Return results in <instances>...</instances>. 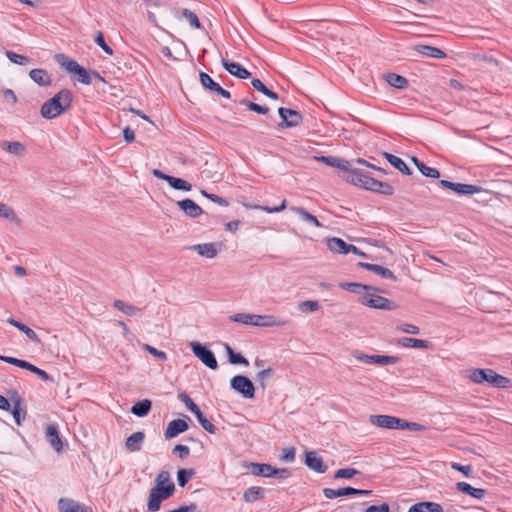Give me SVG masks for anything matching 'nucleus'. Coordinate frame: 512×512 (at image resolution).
Listing matches in <instances>:
<instances>
[{"instance_id": "nucleus-15", "label": "nucleus", "mask_w": 512, "mask_h": 512, "mask_svg": "<svg viewBox=\"0 0 512 512\" xmlns=\"http://www.w3.org/2000/svg\"><path fill=\"white\" fill-rule=\"evenodd\" d=\"M200 82L205 89H208L212 93H216L224 98L229 99L231 94L228 90L222 88L217 82H215L207 73L201 72Z\"/></svg>"}, {"instance_id": "nucleus-18", "label": "nucleus", "mask_w": 512, "mask_h": 512, "mask_svg": "<svg viewBox=\"0 0 512 512\" xmlns=\"http://www.w3.org/2000/svg\"><path fill=\"white\" fill-rule=\"evenodd\" d=\"M45 437L56 452L60 453L63 450V442L55 424L47 425L45 429Z\"/></svg>"}, {"instance_id": "nucleus-43", "label": "nucleus", "mask_w": 512, "mask_h": 512, "mask_svg": "<svg viewBox=\"0 0 512 512\" xmlns=\"http://www.w3.org/2000/svg\"><path fill=\"white\" fill-rule=\"evenodd\" d=\"M2 148L5 149L7 152L15 155H22L25 151V147L22 143L14 141H4L1 144Z\"/></svg>"}, {"instance_id": "nucleus-60", "label": "nucleus", "mask_w": 512, "mask_h": 512, "mask_svg": "<svg viewBox=\"0 0 512 512\" xmlns=\"http://www.w3.org/2000/svg\"><path fill=\"white\" fill-rule=\"evenodd\" d=\"M178 398L181 402H183L186 406V408L193 412L197 410L198 406L194 403V401L186 394V393H180L178 395Z\"/></svg>"}, {"instance_id": "nucleus-30", "label": "nucleus", "mask_w": 512, "mask_h": 512, "mask_svg": "<svg viewBox=\"0 0 512 512\" xmlns=\"http://www.w3.org/2000/svg\"><path fill=\"white\" fill-rule=\"evenodd\" d=\"M290 210L292 212H294L295 214H297L298 216H300V218L310 224V225H313L315 227H323V224L321 222H319V220L317 219L316 216L312 215L311 213H309L308 211H306L304 208L302 207H291Z\"/></svg>"}, {"instance_id": "nucleus-31", "label": "nucleus", "mask_w": 512, "mask_h": 512, "mask_svg": "<svg viewBox=\"0 0 512 512\" xmlns=\"http://www.w3.org/2000/svg\"><path fill=\"white\" fill-rule=\"evenodd\" d=\"M408 512H443V508L435 502H420L412 505Z\"/></svg>"}, {"instance_id": "nucleus-56", "label": "nucleus", "mask_w": 512, "mask_h": 512, "mask_svg": "<svg viewBox=\"0 0 512 512\" xmlns=\"http://www.w3.org/2000/svg\"><path fill=\"white\" fill-rule=\"evenodd\" d=\"M201 195H203L205 198L211 200L212 202H214L220 206L226 207L229 205V203L226 199H224L216 194L208 193L205 190H201Z\"/></svg>"}, {"instance_id": "nucleus-13", "label": "nucleus", "mask_w": 512, "mask_h": 512, "mask_svg": "<svg viewBox=\"0 0 512 512\" xmlns=\"http://www.w3.org/2000/svg\"><path fill=\"white\" fill-rule=\"evenodd\" d=\"M370 490L356 489L352 487H344L339 489L325 488L323 494L327 499H335L342 496L350 495H369Z\"/></svg>"}, {"instance_id": "nucleus-51", "label": "nucleus", "mask_w": 512, "mask_h": 512, "mask_svg": "<svg viewBox=\"0 0 512 512\" xmlns=\"http://www.w3.org/2000/svg\"><path fill=\"white\" fill-rule=\"evenodd\" d=\"M194 475V471L192 469H180L177 472V482L180 487H184L191 477Z\"/></svg>"}, {"instance_id": "nucleus-52", "label": "nucleus", "mask_w": 512, "mask_h": 512, "mask_svg": "<svg viewBox=\"0 0 512 512\" xmlns=\"http://www.w3.org/2000/svg\"><path fill=\"white\" fill-rule=\"evenodd\" d=\"M398 430H409V431H421L424 430V426L415 423V422H407L405 420L400 419V424H397Z\"/></svg>"}, {"instance_id": "nucleus-38", "label": "nucleus", "mask_w": 512, "mask_h": 512, "mask_svg": "<svg viewBox=\"0 0 512 512\" xmlns=\"http://www.w3.org/2000/svg\"><path fill=\"white\" fill-rule=\"evenodd\" d=\"M412 161L414 162L415 166L418 168V170L424 176L429 177V178H439L440 173L436 168L427 166L426 164H424L422 161H420L416 157H413Z\"/></svg>"}, {"instance_id": "nucleus-11", "label": "nucleus", "mask_w": 512, "mask_h": 512, "mask_svg": "<svg viewBox=\"0 0 512 512\" xmlns=\"http://www.w3.org/2000/svg\"><path fill=\"white\" fill-rule=\"evenodd\" d=\"M439 184L446 189H450L459 195H473L482 191L480 186L472 184L453 183L447 180H441Z\"/></svg>"}, {"instance_id": "nucleus-48", "label": "nucleus", "mask_w": 512, "mask_h": 512, "mask_svg": "<svg viewBox=\"0 0 512 512\" xmlns=\"http://www.w3.org/2000/svg\"><path fill=\"white\" fill-rule=\"evenodd\" d=\"M241 105L247 107L249 110L254 111L259 114H267L269 112V108L266 106L258 105L252 101H249L247 99H243L239 102Z\"/></svg>"}, {"instance_id": "nucleus-14", "label": "nucleus", "mask_w": 512, "mask_h": 512, "mask_svg": "<svg viewBox=\"0 0 512 512\" xmlns=\"http://www.w3.org/2000/svg\"><path fill=\"white\" fill-rule=\"evenodd\" d=\"M278 113L282 119L279 124L281 127H295L302 121L301 114L296 110L281 107L278 109Z\"/></svg>"}, {"instance_id": "nucleus-57", "label": "nucleus", "mask_w": 512, "mask_h": 512, "mask_svg": "<svg viewBox=\"0 0 512 512\" xmlns=\"http://www.w3.org/2000/svg\"><path fill=\"white\" fill-rule=\"evenodd\" d=\"M247 207L252 208V209H259V210L265 211L267 213H276V212L283 211L286 208V200H283L279 206L273 207V208L268 207V206H261V205H254V206H247Z\"/></svg>"}, {"instance_id": "nucleus-5", "label": "nucleus", "mask_w": 512, "mask_h": 512, "mask_svg": "<svg viewBox=\"0 0 512 512\" xmlns=\"http://www.w3.org/2000/svg\"><path fill=\"white\" fill-rule=\"evenodd\" d=\"M375 292L376 291H369L365 293L360 299L361 304L370 308L381 310H393L396 308V305L392 301L375 294Z\"/></svg>"}, {"instance_id": "nucleus-26", "label": "nucleus", "mask_w": 512, "mask_h": 512, "mask_svg": "<svg viewBox=\"0 0 512 512\" xmlns=\"http://www.w3.org/2000/svg\"><path fill=\"white\" fill-rule=\"evenodd\" d=\"M456 486L458 491H460L461 493L470 495L471 497L476 498L478 500L483 499L486 495L485 489L475 488L467 482H458Z\"/></svg>"}, {"instance_id": "nucleus-36", "label": "nucleus", "mask_w": 512, "mask_h": 512, "mask_svg": "<svg viewBox=\"0 0 512 512\" xmlns=\"http://www.w3.org/2000/svg\"><path fill=\"white\" fill-rule=\"evenodd\" d=\"M262 498H264V490L257 486L246 489L243 494V500L247 503H254Z\"/></svg>"}, {"instance_id": "nucleus-54", "label": "nucleus", "mask_w": 512, "mask_h": 512, "mask_svg": "<svg viewBox=\"0 0 512 512\" xmlns=\"http://www.w3.org/2000/svg\"><path fill=\"white\" fill-rule=\"evenodd\" d=\"M359 472L354 468L339 469L335 472L334 477L336 479H350L357 475Z\"/></svg>"}, {"instance_id": "nucleus-34", "label": "nucleus", "mask_w": 512, "mask_h": 512, "mask_svg": "<svg viewBox=\"0 0 512 512\" xmlns=\"http://www.w3.org/2000/svg\"><path fill=\"white\" fill-rule=\"evenodd\" d=\"M7 322L9 324H11L12 326L18 328L20 331H22L31 341H33L35 343H40V339H39L38 335L36 334V332L34 330H32L31 328H29L28 326L15 320L14 318H9L7 320Z\"/></svg>"}, {"instance_id": "nucleus-3", "label": "nucleus", "mask_w": 512, "mask_h": 512, "mask_svg": "<svg viewBox=\"0 0 512 512\" xmlns=\"http://www.w3.org/2000/svg\"><path fill=\"white\" fill-rule=\"evenodd\" d=\"M468 378L477 384L487 382L496 388H510L512 381L492 369H472L469 371Z\"/></svg>"}, {"instance_id": "nucleus-10", "label": "nucleus", "mask_w": 512, "mask_h": 512, "mask_svg": "<svg viewBox=\"0 0 512 512\" xmlns=\"http://www.w3.org/2000/svg\"><path fill=\"white\" fill-rule=\"evenodd\" d=\"M328 248L334 252L339 254H348V253H354L362 257H366L367 255L360 251L356 246L347 244L345 241H343L341 238L333 237L328 240Z\"/></svg>"}, {"instance_id": "nucleus-45", "label": "nucleus", "mask_w": 512, "mask_h": 512, "mask_svg": "<svg viewBox=\"0 0 512 512\" xmlns=\"http://www.w3.org/2000/svg\"><path fill=\"white\" fill-rule=\"evenodd\" d=\"M297 308L302 313H312V312L319 310L320 305H319L318 301L306 300V301L299 302L297 305Z\"/></svg>"}, {"instance_id": "nucleus-4", "label": "nucleus", "mask_w": 512, "mask_h": 512, "mask_svg": "<svg viewBox=\"0 0 512 512\" xmlns=\"http://www.w3.org/2000/svg\"><path fill=\"white\" fill-rule=\"evenodd\" d=\"M55 59L61 67L73 75L72 77L74 80L85 85H90L92 83V75L90 72L78 64V62L75 60L69 58L65 54H57Z\"/></svg>"}, {"instance_id": "nucleus-24", "label": "nucleus", "mask_w": 512, "mask_h": 512, "mask_svg": "<svg viewBox=\"0 0 512 512\" xmlns=\"http://www.w3.org/2000/svg\"><path fill=\"white\" fill-rule=\"evenodd\" d=\"M145 440V434L142 431L131 434L125 442V447L130 452H137L141 449Z\"/></svg>"}, {"instance_id": "nucleus-28", "label": "nucleus", "mask_w": 512, "mask_h": 512, "mask_svg": "<svg viewBox=\"0 0 512 512\" xmlns=\"http://www.w3.org/2000/svg\"><path fill=\"white\" fill-rule=\"evenodd\" d=\"M29 76L39 86L47 87L51 84V76L44 69H32Z\"/></svg>"}, {"instance_id": "nucleus-39", "label": "nucleus", "mask_w": 512, "mask_h": 512, "mask_svg": "<svg viewBox=\"0 0 512 512\" xmlns=\"http://www.w3.org/2000/svg\"><path fill=\"white\" fill-rule=\"evenodd\" d=\"M156 487L160 488H167L171 487L172 491L175 492V485L173 481L171 480L170 473L168 471H161L156 479H155V485Z\"/></svg>"}, {"instance_id": "nucleus-23", "label": "nucleus", "mask_w": 512, "mask_h": 512, "mask_svg": "<svg viewBox=\"0 0 512 512\" xmlns=\"http://www.w3.org/2000/svg\"><path fill=\"white\" fill-rule=\"evenodd\" d=\"M222 65L231 75L239 79H248L251 76V73L238 63L222 59Z\"/></svg>"}, {"instance_id": "nucleus-40", "label": "nucleus", "mask_w": 512, "mask_h": 512, "mask_svg": "<svg viewBox=\"0 0 512 512\" xmlns=\"http://www.w3.org/2000/svg\"><path fill=\"white\" fill-rule=\"evenodd\" d=\"M386 81L390 86L398 89H404L408 86V80L405 77L395 73L387 74Z\"/></svg>"}, {"instance_id": "nucleus-22", "label": "nucleus", "mask_w": 512, "mask_h": 512, "mask_svg": "<svg viewBox=\"0 0 512 512\" xmlns=\"http://www.w3.org/2000/svg\"><path fill=\"white\" fill-rule=\"evenodd\" d=\"M358 266L379 275L383 279H390L392 281H396V276L394 275V273L386 267L365 262H359Z\"/></svg>"}, {"instance_id": "nucleus-49", "label": "nucleus", "mask_w": 512, "mask_h": 512, "mask_svg": "<svg viewBox=\"0 0 512 512\" xmlns=\"http://www.w3.org/2000/svg\"><path fill=\"white\" fill-rule=\"evenodd\" d=\"M0 218H4L13 222L18 220L17 214L14 212V210L4 203H0Z\"/></svg>"}, {"instance_id": "nucleus-2", "label": "nucleus", "mask_w": 512, "mask_h": 512, "mask_svg": "<svg viewBox=\"0 0 512 512\" xmlns=\"http://www.w3.org/2000/svg\"><path fill=\"white\" fill-rule=\"evenodd\" d=\"M347 182L362 187L366 190H370L373 192H378L383 195L390 196L394 193V188L385 182L378 181L371 176L364 173L362 170L358 169L357 171H353L348 177Z\"/></svg>"}, {"instance_id": "nucleus-19", "label": "nucleus", "mask_w": 512, "mask_h": 512, "mask_svg": "<svg viewBox=\"0 0 512 512\" xmlns=\"http://www.w3.org/2000/svg\"><path fill=\"white\" fill-rule=\"evenodd\" d=\"M177 205L190 218H197L203 213L202 208L189 198L178 201Z\"/></svg>"}, {"instance_id": "nucleus-47", "label": "nucleus", "mask_w": 512, "mask_h": 512, "mask_svg": "<svg viewBox=\"0 0 512 512\" xmlns=\"http://www.w3.org/2000/svg\"><path fill=\"white\" fill-rule=\"evenodd\" d=\"M181 16L186 19L190 25L195 29L201 28V23L197 17V15L191 10L184 8L181 10Z\"/></svg>"}, {"instance_id": "nucleus-62", "label": "nucleus", "mask_w": 512, "mask_h": 512, "mask_svg": "<svg viewBox=\"0 0 512 512\" xmlns=\"http://www.w3.org/2000/svg\"><path fill=\"white\" fill-rule=\"evenodd\" d=\"M95 42L98 46H100L105 53H107L108 55H112L113 54V50L106 44L105 40H104V36L101 32H98L95 36Z\"/></svg>"}, {"instance_id": "nucleus-46", "label": "nucleus", "mask_w": 512, "mask_h": 512, "mask_svg": "<svg viewBox=\"0 0 512 512\" xmlns=\"http://www.w3.org/2000/svg\"><path fill=\"white\" fill-rule=\"evenodd\" d=\"M169 185L175 190L191 191L192 189V185L188 181L174 176L169 179Z\"/></svg>"}, {"instance_id": "nucleus-61", "label": "nucleus", "mask_w": 512, "mask_h": 512, "mask_svg": "<svg viewBox=\"0 0 512 512\" xmlns=\"http://www.w3.org/2000/svg\"><path fill=\"white\" fill-rule=\"evenodd\" d=\"M398 330L407 333V334H414L417 335L420 333V329L418 326L408 323H402L398 326Z\"/></svg>"}, {"instance_id": "nucleus-64", "label": "nucleus", "mask_w": 512, "mask_h": 512, "mask_svg": "<svg viewBox=\"0 0 512 512\" xmlns=\"http://www.w3.org/2000/svg\"><path fill=\"white\" fill-rule=\"evenodd\" d=\"M295 459V449L293 447L285 448L280 455V460L284 462H293Z\"/></svg>"}, {"instance_id": "nucleus-33", "label": "nucleus", "mask_w": 512, "mask_h": 512, "mask_svg": "<svg viewBox=\"0 0 512 512\" xmlns=\"http://www.w3.org/2000/svg\"><path fill=\"white\" fill-rule=\"evenodd\" d=\"M384 156L387 159V161L394 168L399 170L401 173H403L404 175H410L411 174L410 168L406 165V163L401 158H399V157H397V156H395L393 154H390V153H384Z\"/></svg>"}, {"instance_id": "nucleus-32", "label": "nucleus", "mask_w": 512, "mask_h": 512, "mask_svg": "<svg viewBox=\"0 0 512 512\" xmlns=\"http://www.w3.org/2000/svg\"><path fill=\"white\" fill-rule=\"evenodd\" d=\"M246 467L249 469L250 473L254 476H263L270 477L271 468L270 464H262V463H248Z\"/></svg>"}, {"instance_id": "nucleus-6", "label": "nucleus", "mask_w": 512, "mask_h": 512, "mask_svg": "<svg viewBox=\"0 0 512 512\" xmlns=\"http://www.w3.org/2000/svg\"><path fill=\"white\" fill-rule=\"evenodd\" d=\"M190 348L192 349L194 355L208 368L215 370L218 368V363L215 358L214 353L208 349L206 346L202 345L199 342H190Z\"/></svg>"}, {"instance_id": "nucleus-12", "label": "nucleus", "mask_w": 512, "mask_h": 512, "mask_svg": "<svg viewBox=\"0 0 512 512\" xmlns=\"http://www.w3.org/2000/svg\"><path fill=\"white\" fill-rule=\"evenodd\" d=\"M288 323V320L273 315L252 314V326L257 327H279Z\"/></svg>"}, {"instance_id": "nucleus-25", "label": "nucleus", "mask_w": 512, "mask_h": 512, "mask_svg": "<svg viewBox=\"0 0 512 512\" xmlns=\"http://www.w3.org/2000/svg\"><path fill=\"white\" fill-rule=\"evenodd\" d=\"M191 250L197 252L200 256L212 259L218 254L215 243L197 244L190 247Z\"/></svg>"}, {"instance_id": "nucleus-42", "label": "nucleus", "mask_w": 512, "mask_h": 512, "mask_svg": "<svg viewBox=\"0 0 512 512\" xmlns=\"http://www.w3.org/2000/svg\"><path fill=\"white\" fill-rule=\"evenodd\" d=\"M251 84L255 90L261 92L262 94L269 97L270 99H273V100L278 99V94L273 92L272 90L268 89L260 79H253L251 81Z\"/></svg>"}, {"instance_id": "nucleus-41", "label": "nucleus", "mask_w": 512, "mask_h": 512, "mask_svg": "<svg viewBox=\"0 0 512 512\" xmlns=\"http://www.w3.org/2000/svg\"><path fill=\"white\" fill-rule=\"evenodd\" d=\"M150 409L151 401L145 399L133 405L131 408V412L138 417H144L150 412Z\"/></svg>"}, {"instance_id": "nucleus-50", "label": "nucleus", "mask_w": 512, "mask_h": 512, "mask_svg": "<svg viewBox=\"0 0 512 512\" xmlns=\"http://www.w3.org/2000/svg\"><path fill=\"white\" fill-rule=\"evenodd\" d=\"M20 405H21V400H20V398H17L14 401V407L12 410V414H13L14 420L17 425H21V422L25 418V415H26L25 411H23L21 409Z\"/></svg>"}, {"instance_id": "nucleus-27", "label": "nucleus", "mask_w": 512, "mask_h": 512, "mask_svg": "<svg viewBox=\"0 0 512 512\" xmlns=\"http://www.w3.org/2000/svg\"><path fill=\"white\" fill-rule=\"evenodd\" d=\"M342 289L347 290L349 292L355 293V294H361V293H367L369 291H378V289L374 286L370 285H364L360 283H353V282H342L339 285Z\"/></svg>"}, {"instance_id": "nucleus-17", "label": "nucleus", "mask_w": 512, "mask_h": 512, "mask_svg": "<svg viewBox=\"0 0 512 512\" xmlns=\"http://www.w3.org/2000/svg\"><path fill=\"white\" fill-rule=\"evenodd\" d=\"M305 464L309 469L317 473H325L328 469L322 457L315 451H307L305 453Z\"/></svg>"}, {"instance_id": "nucleus-9", "label": "nucleus", "mask_w": 512, "mask_h": 512, "mask_svg": "<svg viewBox=\"0 0 512 512\" xmlns=\"http://www.w3.org/2000/svg\"><path fill=\"white\" fill-rule=\"evenodd\" d=\"M316 161L325 163L328 166L339 168L345 171L344 179L347 181V177L353 172L357 171L358 168H354L352 164L344 159L333 157V156H315Z\"/></svg>"}, {"instance_id": "nucleus-29", "label": "nucleus", "mask_w": 512, "mask_h": 512, "mask_svg": "<svg viewBox=\"0 0 512 512\" xmlns=\"http://www.w3.org/2000/svg\"><path fill=\"white\" fill-rule=\"evenodd\" d=\"M414 50L424 56L435 58V59H443L446 57V54L441 49H439L437 47H433V46L416 45L414 47Z\"/></svg>"}, {"instance_id": "nucleus-7", "label": "nucleus", "mask_w": 512, "mask_h": 512, "mask_svg": "<svg viewBox=\"0 0 512 512\" xmlns=\"http://www.w3.org/2000/svg\"><path fill=\"white\" fill-rule=\"evenodd\" d=\"M174 492L171 487L160 488L154 486L149 493L147 508L151 512H157L160 509L161 502L170 498Z\"/></svg>"}, {"instance_id": "nucleus-1", "label": "nucleus", "mask_w": 512, "mask_h": 512, "mask_svg": "<svg viewBox=\"0 0 512 512\" xmlns=\"http://www.w3.org/2000/svg\"><path fill=\"white\" fill-rule=\"evenodd\" d=\"M72 101V92L69 89H62L41 106L40 114L45 119H54L70 109Z\"/></svg>"}, {"instance_id": "nucleus-35", "label": "nucleus", "mask_w": 512, "mask_h": 512, "mask_svg": "<svg viewBox=\"0 0 512 512\" xmlns=\"http://www.w3.org/2000/svg\"><path fill=\"white\" fill-rule=\"evenodd\" d=\"M114 308L121 311L122 313L128 315V316H135L138 313L142 312L141 308H138L134 305L128 304L122 300L116 299L113 302Z\"/></svg>"}, {"instance_id": "nucleus-21", "label": "nucleus", "mask_w": 512, "mask_h": 512, "mask_svg": "<svg viewBox=\"0 0 512 512\" xmlns=\"http://www.w3.org/2000/svg\"><path fill=\"white\" fill-rule=\"evenodd\" d=\"M60 512H92L90 508L72 500L61 498L58 501Z\"/></svg>"}, {"instance_id": "nucleus-55", "label": "nucleus", "mask_w": 512, "mask_h": 512, "mask_svg": "<svg viewBox=\"0 0 512 512\" xmlns=\"http://www.w3.org/2000/svg\"><path fill=\"white\" fill-rule=\"evenodd\" d=\"M230 319L237 323H242L245 325H252V314L237 313V314L230 316Z\"/></svg>"}, {"instance_id": "nucleus-16", "label": "nucleus", "mask_w": 512, "mask_h": 512, "mask_svg": "<svg viewBox=\"0 0 512 512\" xmlns=\"http://www.w3.org/2000/svg\"><path fill=\"white\" fill-rule=\"evenodd\" d=\"M369 421L372 425L384 429H397L400 418L390 415H371Z\"/></svg>"}, {"instance_id": "nucleus-20", "label": "nucleus", "mask_w": 512, "mask_h": 512, "mask_svg": "<svg viewBox=\"0 0 512 512\" xmlns=\"http://www.w3.org/2000/svg\"><path fill=\"white\" fill-rule=\"evenodd\" d=\"M189 428L188 423L183 419H175L172 420L166 430H165V438L171 439L178 436L180 433L185 432Z\"/></svg>"}, {"instance_id": "nucleus-59", "label": "nucleus", "mask_w": 512, "mask_h": 512, "mask_svg": "<svg viewBox=\"0 0 512 512\" xmlns=\"http://www.w3.org/2000/svg\"><path fill=\"white\" fill-rule=\"evenodd\" d=\"M269 473H270V477L278 478V479L288 478L291 476V472L287 468L272 467L271 472H269Z\"/></svg>"}, {"instance_id": "nucleus-37", "label": "nucleus", "mask_w": 512, "mask_h": 512, "mask_svg": "<svg viewBox=\"0 0 512 512\" xmlns=\"http://www.w3.org/2000/svg\"><path fill=\"white\" fill-rule=\"evenodd\" d=\"M399 344L403 347L408 348H423L427 349L430 347V342L422 339H415L409 337H403L399 340Z\"/></svg>"}, {"instance_id": "nucleus-8", "label": "nucleus", "mask_w": 512, "mask_h": 512, "mask_svg": "<svg viewBox=\"0 0 512 512\" xmlns=\"http://www.w3.org/2000/svg\"><path fill=\"white\" fill-rule=\"evenodd\" d=\"M231 388L246 399H252L255 394V387L252 381L243 375H236L230 381Z\"/></svg>"}, {"instance_id": "nucleus-58", "label": "nucleus", "mask_w": 512, "mask_h": 512, "mask_svg": "<svg viewBox=\"0 0 512 512\" xmlns=\"http://www.w3.org/2000/svg\"><path fill=\"white\" fill-rule=\"evenodd\" d=\"M143 349L161 361L167 360V355L165 352L157 350L156 348H154L153 346H151L149 344H144Z\"/></svg>"}, {"instance_id": "nucleus-44", "label": "nucleus", "mask_w": 512, "mask_h": 512, "mask_svg": "<svg viewBox=\"0 0 512 512\" xmlns=\"http://www.w3.org/2000/svg\"><path fill=\"white\" fill-rule=\"evenodd\" d=\"M398 361V358L395 356H388V355H371L370 364H377V365H389V364H395Z\"/></svg>"}, {"instance_id": "nucleus-53", "label": "nucleus", "mask_w": 512, "mask_h": 512, "mask_svg": "<svg viewBox=\"0 0 512 512\" xmlns=\"http://www.w3.org/2000/svg\"><path fill=\"white\" fill-rule=\"evenodd\" d=\"M6 57L11 62H13L15 64H18V65H27L29 63V59L26 56L17 54V53L12 52V51H7L6 52Z\"/></svg>"}, {"instance_id": "nucleus-63", "label": "nucleus", "mask_w": 512, "mask_h": 512, "mask_svg": "<svg viewBox=\"0 0 512 512\" xmlns=\"http://www.w3.org/2000/svg\"><path fill=\"white\" fill-rule=\"evenodd\" d=\"M274 373L272 368H267L257 373V380L261 383L262 387H265V381L268 380Z\"/></svg>"}]
</instances>
